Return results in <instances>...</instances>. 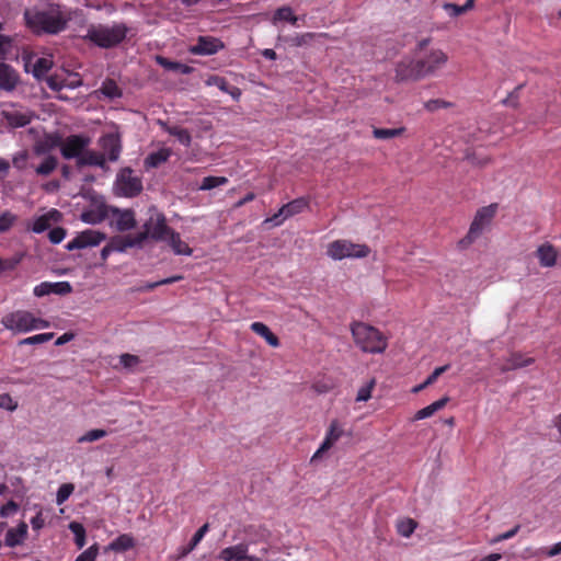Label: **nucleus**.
I'll return each instance as SVG.
<instances>
[{
	"mask_svg": "<svg viewBox=\"0 0 561 561\" xmlns=\"http://www.w3.org/2000/svg\"><path fill=\"white\" fill-rule=\"evenodd\" d=\"M209 529V525L208 524H204L196 533L195 535L193 536L187 549H185V551L183 552V554H186L188 552H191L201 541L202 539L204 538V536L206 535V533L208 531Z\"/></svg>",
	"mask_w": 561,
	"mask_h": 561,
	"instance_id": "nucleus-52",
	"label": "nucleus"
},
{
	"mask_svg": "<svg viewBox=\"0 0 561 561\" xmlns=\"http://www.w3.org/2000/svg\"><path fill=\"white\" fill-rule=\"evenodd\" d=\"M308 208V201L304 197L296 198L285 205L271 218H266L264 224H273L274 226H280L286 219L302 213Z\"/></svg>",
	"mask_w": 561,
	"mask_h": 561,
	"instance_id": "nucleus-10",
	"label": "nucleus"
},
{
	"mask_svg": "<svg viewBox=\"0 0 561 561\" xmlns=\"http://www.w3.org/2000/svg\"><path fill=\"white\" fill-rule=\"evenodd\" d=\"M61 137L57 134H47L38 139L32 150L35 156H49L48 153L57 147H60Z\"/></svg>",
	"mask_w": 561,
	"mask_h": 561,
	"instance_id": "nucleus-19",
	"label": "nucleus"
},
{
	"mask_svg": "<svg viewBox=\"0 0 561 561\" xmlns=\"http://www.w3.org/2000/svg\"><path fill=\"white\" fill-rule=\"evenodd\" d=\"M16 219H18V217L9 210L2 213L0 215V231H1V233L10 230V228L14 225Z\"/></svg>",
	"mask_w": 561,
	"mask_h": 561,
	"instance_id": "nucleus-51",
	"label": "nucleus"
},
{
	"mask_svg": "<svg viewBox=\"0 0 561 561\" xmlns=\"http://www.w3.org/2000/svg\"><path fill=\"white\" fill-rule=\"evenodd\" d=\"M1 115L5 123L13 128L24 127L30 124L33 118L31 111L15 105L3 108Z\"/></svg>",
	"mask_w": 561,
	"mask_h": 561,
	"instance_id": "nucleus-13",
	"label": "nucleus"
},
{
	"mask_svg": "<svg viewBox=\"0 0 561 561\" xmlns=\"http://www.w3.org/2000/svg\"><path fill=\"white\" fill-rule=\"evenodd\" d=\"M370 249L366 244L353 243L350 240L340 239L328 244L327 254L334 261L344 259H362L368 256Z\"/></svg>",
	"mask_w": 561,
	"mask_h": 561,
	"instance_id": "nucleus-6",
	"label": "nucleus"
},
{
	"mask_svg": "<svg viewBox=\"0 0 561 561\" xmlns=\"http://www.w3.org/2000/svg\"><path fill=\"white\" fill-rule=\"evenodd\" d=\"M274 22L276 21H286L295 25L297 23L298 18L294 14L291 8L282 7L276 10L274 14Z\"/></svg>",
	"mask_w": 561,
	"mask_h": 561,
	"instance_id": "nucleus-44",
	"label": "nucleus"
},
{
	"mask_svg": "<svg viewBox=\"0 0 561 561\" xmlns=\"http://www.w3.org/2000/svg\"><path fill=\"white\" fill-rule=\"evenodd\" d=\"M172 151L169 148H161L151 152L145 159V167L147 169L157 168L164 163L171 156Z\"/></svg>",
	"mask_w": 561,
	"mask_h": 561,
	"instance_id": "nucleus-33",
	"label": "nucleus"
},
{
	"mask_svg": "<svg viewBox=\"0 0 561 561\" xmlns=\"http://www.w3.org/2000/svg\"><path fill=\"white\" fill-rule=\"evenodd\" d=\"M251 330L263 337L268 345L272 347H278L279 346V340L278 337L270 330V328L262 323V322H253L251 324Z\"/></svg>",
	"mask_w": 561,
	"mask_h": 561,
	"instance_id": "nucleus-31",
	"label": "nucleus"
},
{
	"mask_svg": "<svg viewBox=\"0 0 561 561\" xmlns=\"http://www.w3.org/2000/svg\"><path fill=\"white\" fill-rule=\"evenodd\" d=\"M426 41L420 42L414 59L403 60L397 66V77L401 80L421 79L434 76L444 68L448 56L439 48L424 49Z\"/></svg>",
	"mask_w": 561,
	"mask_h": 561,
	"instance_id": "nucleus-2",
	"label": "nucleus"
},
{
	"mask_svg": "<svg viewBox=\"0 0 561 561\" xmlns=\"http://www.w3.org/2000/svg\"><path fill=\"white\" fill-rule=\"evenodd\" d=\"M136 546V540L130 534H122L106 547V551L125 552Z\"/></svg>",
	"mask_w": 561,
	"mask_h": 561,
	"instance_id": "nucleus-27",
	"label": "nucleus"
},
{
	"mask_svg": "<svg viewBox=\"0 0 561 561\" xmlns=\"http://www.w3.org/2000/svg\"><path fill=\"white\" fill-rule=\"evenodd\" d=\"M183 277L181 275H178V276H172V277H169V278H164V279H161L159 282H156V283H148L145 285V289H153L160 285H167V284H172V283H175L178 280H181Z\"/></svg>",
	"mask_w": 561,
	"mask_h": 561,
	"instance_id": "nucleus-62",
	"label": "nucleus"
},
{
	"mask_svg": "<svg viewBox=\"0 0 561 561\" xmlns=\"http://www.w3.org/2000/svg\"><path fill=\"white\" fill-rule=\"evenodd\" d=\"M0 408L13 412L18 409V402L9 393L0 394Z\"/></svg>",
	"mask_w": 561,
	"mask_h": 561,
	"instance_id": "nucleus-54",
	"label": "nucleus"
},
{
	"mask_svg": "<svg viewBox=\"0 0 561 561\" xmlns=\"http://www.w3.org/2000/svg\"><path fill=\"white\" fill-rule=\"evenodd\" d=\"M106 435H107V432L105 430L94 428V430L88 431L85 434L80 436L77 442L80 444L92 443V442H95V440H99V439L105 437Z\"/></svg>",
	"mask_w": 561,
	"mask_h": 561,
	"instance_id": "nucleus-48",
	"label": "nucleus"
},
{
	"mask_svg": "<svg viewBox=\"0 0 561 561\" xmlns=\"http://www.w3.org/2000/svg\"><path fill=\"white\" fill-rule=\"evenodd\" d=\"M76 162L79 168L89 165L99 167L103 170L107 169L106 158L104 157V153L89 150L88 148L84 149L82 156L79 158V161Z\"/></svg>",
	"mask_w": 561,
	"mask_h": 561,
	"instance_id": "nucleus-21",
	"label": "nucleus"
},
{
	"mask_svg": "<svg viewBox=\"0 0 561 561\" xmlns=\"http://www.w3.org/2000/svg\"><path fill=\"white\" fill-rule=\"evenodd\" d=\"M351 331L356 346L365 353L379 354L387 348V337L375 327L354 322Z\"/></svg>",
	"mask_w": 561,
	"mask_h": 561,
	"instance_id": "nucleus-3",
	"label": "nucleus"
},
{
	"mask_svg": "<svg viewBox=\"0 0 561 561\" xmlns=\"http://www.w3.org/2000/svg\"><path fill=\"white\" fill-rule=\"evenodd\" d=\"M376 386V380L373 378L368 382H366L364 386H362L356 396L357 402H366L371 398V392Z\"/></svg>",
	"mask_w": 561,
	"mask_h": 561,
	"instance_id": "nucleus-46",
	"label": "nucleus"
},
{
	"mask_svg": "<svg viewBox=\"0 0 561 561\" xmlns=\"http://www.w3.org/2000/svg\"><path fill=\"white\" fill-rule=\"evenodd\" d=\"M27 536V525L24 522H21L16 528H10L5 534V545L8 547H16L25 540Z\"/></svg>",
	"mask_w": 561,
	"mask_h": 561,
	"instance_id": "nucleus-25",
	"label": "nucleus"
},
{
	"mask_svg": "<svg viewBox=\"0 0 561 561\" xmlns=\"http://www.w3.org/2000/svg\"><path fill=\"white\" fill-rule=\"evenodd\" d=\"M344 431L337 420H333L330 423L329 430L325 437L318 448V450L311 457V461L319 459L325 451H328L343 435Z\"/></svg>",
	"mask_w": 561,
	"mask_h": 561,
	"instance_id": "nucleus-15",
	"label": "nucleus"
},
{
	"mask_svg": "<svg viewBox=\"0 0 561 561\" xmlns=\"http://www.w3.org/2000/svg\"><path fill=\"white\" fill-rule=\"evenodd\" d=\"M66 237V230L64 228H54L49 231L48 238L49 241L54 244L60 243Z\"/></svg>",
	"mask_w": 561,
	"mask_h": 561,
	"instance_id": "nucleus-57",
	"label": "nucleus"
},
{
	"mask_svg": "<svg viewBox=\"0 0 561 561\" xmlns=\"http://www.w3.org/2000/svg\"><path fill=\"white\" fill-rule=\"evenodd\" d=\"M20 257H13L9 260H2L0 257V274L9 271H13L16 265L20 263Z\"/></svg>",
	"mask_w": 561,
	"mask_h": 561,
	"instance_id": "nucleus-58",
	"label": "nucleus"
},
{
	"mask_svg": "<svg viewBox=\"0 0 561 561\" xmlns=\"http://www.w3.org/2000/svg\"><path fill=\"white\" fill-rule=\"evenodd\" d=\"M165 130L176 137V139L185 147H190L191 145V141H192V137H191V134L188 133L187 129H184V128H181V127H178V126H172V127H165Z\"/></svg>",
	"mask_w": 561,
	"mask_h": 561,
	"instance_id": "nucleus-41",
	"label": "nucleus"
},
{
	"mask_svg": "<svg viewBox=\"0 0 561 561\" xmlns=\"http://www.w3.org/2000/svg\"><path fill=\"white\" fill-rule=\"evenodd\" d=\"M100 92L111 100L119 98L122 95L121 89L113 80L104 81L100 89Z\"/></svg>",
	"mask_w": 561,
	"mask_h": 561,
	"instance_id": "nucleus-43",
	"label": "nucleus"
},
{
	"mask_svg": "<svg viewBox=\"0 0 561 561\" xmlns=\"http://www.w3.org/2000/svg\"><path fill=\"white\" fill-rule=\"evenodd\" d=\"M1 324L13 333H27L34 330L49 328L50 323L44 319L35 317L27 310H15L4 314Z\"/></svg>",
	"mask_w": 561,
	"mask_h": 561,
	"instance_id": "nucleus-5",
	"label": "nucleus"
},
{
	"mask_svg": "<svg viewBox=\"0 0 561 561\" xmlns=\"http://www.w3.org/2000/svg\"><path fill=\"white\" fill-rule=\"evenodd\" d=\"M107 216L106 206L104 204L96 205L90 209L81 213L80 219L84 224L98 225L102 222Z\"/></svg>",
	"mask_w": 561,
	"mask_h": 561,
	"instance_id": "nucleus-22",
	"label": "nucleus"
},
{
	"mask_svg": "<svg viewBox=\"0 0 561 561\" xmlns=\"http://www.w3.org/2000/svg\"><path fill=\"white\" fill-rule=\"evenodd\" d=\"M449 105L448 102L440 100V99H434L425 102L424 107L430 111L434 112L442 107H447Z\"/></svg>",
	"mask_w": 561,
	"mask_h": 561,
	"instance_id": "nucleus-60",
	"label": "nucleus"
},
{
	"mask_svg": "<svg viewBox=\"0 0 561 561\" xmlns=\"http://www.w3.org/2000/svg\"><path fill=\"white\" fill-rule=\"evenodd\" d=\"M448 368H449V365H444V366L435 368L434 371L424 380L423 383H420L412 389V392L417 393V392L422 391L423 389H425L426 387L433 385L437 380V378L443 373H445Z\"/></svg>",
	"mask_w": 561,
	"mask_h": 561,
	"instance_id": "nucleus-40",
	"label": "nucleus"
},
{
	"mask_svg": "<svg viewBox=\"0 0 561 561\" xmlns=\"http://www.w3.org/2000/svg\"><path fill=\"white\" fill-rule=\"evenodd\" d=\"M58 165L57 158L54 156H46L41 164L37 167L33 165V169L37 175L47 176L51 174Z\"/></svg>",
	"mask_w": 561,
	"mask_h": 561,
	"instance_id": "nucleus-34",
	"label": "nucleus"
},
{
	"mask_svg": "<svg viewBox=\"0 0 561 561\" xmlns=\"http://www.w3.org/2000/svg\"><path fill=\"white\" fill-rule=\"evenodd\" d=\"M128 33L124 23L92 24L88 27L85 38L101 48H111L121 44Z\"/></svg>",
	"mask_w": 561,
	"mask_h": 561,
	"instance_id": "nucleus-4",
	"label": "nucleus"
},
{
	"mask_svg": "<svg viewBox=\"0 0 561 561\" xmlns=\"http://www.w3.org/2000/svg\"><path fill=\"white\" fill-rule=\"evenodd\" d=\"M60 219L61 213L55 208H51L45 214L34 218L32 230L35 233H42L47 230L53 222H58Z\"/></svg>",
	"mask_w": 561,
	"mask_h": 561,
	"instance_id": "nucleus-20",
	"label": "nucleus"
},
{
	"mask_svg": "<svg viewBox=\"0 0 561 561\" xmlns=\"http://www.w3.org/2000/svg\"><path fill=\"white\" fill-rule=\"evenodd\" d=\"M494 215L495 206L493 205L482 207L477 211L466 237L468 242H472L482 233L483 229L491 222Z\"/></svg>",
	"mask_w": 561,
	"mask_h": 561,
	"instance_id": "nucleus-11",
	"label": "nucleus"
},
{
	"mask_svg": "<svg viewBox=\"0 0 561 561\" xmlns=\"http://www.w3.org/2000/svg\"><path fill=\"white\" fill-rule=\"evenodd\" d=\"M54 337V333H39L33 336L25 337L20 341V345H35L50 341Z\"/></svg>",
	"mask_w": 561,
	"mask_h": 561,
	"instance_id": "nucleus-49",
	"label": "nucleus"
},
{
	"mask_svg": "<svg viewBox=\"0 0 561 561\" xmlns=\"http://www.w3.org/2000/svg\"><path fill=\"white\" fill-rule=\"evenodd\" d=\"M417 527V523L409 517L401 518L397 522L396 528L400 536L403 538H409L414 533Z\"/></svg>",
	"mask_w": 561,
	"mask_h": 561,
	"instance_id": "nucleus-37",
	"label": "nucleus"
},
{
	"mask_svg": "<svg viewBox=\"0 0 561 561\" xmlns=\"http://www.w3.org/2000/svg\"><path fill=\"white\" fill-rule=\"evenodd\" d=\"M48 84L54 90H60L64 87H69V88L79 87L81 84V80L80 79H73L70 83L66 84V83L57 81L55 78H49L48 79Z\"/></svg>",
	"mask_w": 561,
	"mask_h": 561,
	"instance_id": "nucleus-56",
	"label": "nucleus"
},
{
	"mask_svg": "<svg viewBox=\"0 0 561 561\" xmlns=\"http://www.w3.org/2000/svg\"><path fill=\"white\" fill-rule=\"evenodd\" d=\"M534 362L533 358L526 357L524 358L520 354H512L507 357L503 363L500 364L499 368L501 371L505 373L508 370H514L517 368H522L530 365Z\"/></svg>",
	"mask_w": 561,
	"mask_h": 561,
	"instance_id": "nucleus-30",
	"label": "nucleus"
},
{
	"mask_svg": "<svg viewBox=\"0 0 561 561\" xmlns=\"http://www.w3.org/2000/svg\"><path fill=\"white\" fill-rule=\"evenodd\" d=\"M111 245L116 252H124L128 248H140L142 247L141 236L136 233L121 237L112 240Z\"/></svg>",
	"mask_w": 561,
	"mask_h": 561,
	"instance_id": "nucleus-29",
	"label": "nucleus"
},
{
	"mask_svg": "<svg viewBox=\"0 0 561 561\" xmlns=\"http://www.w3.org/2000/svg\"><path fill=\"white\" fill-rule=\"evenodd\" d=\"M98 552V547L95 545L91 546L80 553L76 561H95Z\"/></svg>",
	"mask_w": 561,
	"mask_h": 561,
	"instance_id": "nucleus-55",
	"label": "nucleus"
},
{
	"mask_svg": "<svg viewBox=\"0 0 561 561\" xmlns=\"http://www.w3.org/2000/svg\"><path fill=\"white\" fill-rule=\"evenodd\" d=\"M171 230L172 228L168 226L165 216L154 207H151L149 209V217L144 224V230L137 232V234L141 236V243L144 244L147 239H152L154 241L167 240Z\"/></svg>",
	"mask_w": 561,
	"mask_h": 561,
	"instance_id": "nucleus-7",
	"label": "nucleus"
},
{
	"mask_svg": "<svg viewBox=\"0 0 561 561\" xmlns=\"http://www.w3.org/2000/svg\"><path fill=\"white\" fill-rule=\"evenodd\" d=\"M522 85L517 87L513 92H511L506 99L503 100V104L512 107L518 106V91Z\"/></svg>",
	"mask_w": 561,
	"mask_h": 561,
	"instance_id": "nucleus-64",
	"label": "nucleus"
},
{
	"mask_svg": "<svg viewBox=\"0 0 561 561\" xmlns=\"http://www.w3.org/2000/svg\"><path fill=\"white\" fill-rule=\"evenodd\" d=\"M90 145V139L81 135H72L65 140L60 139V152L65 159H76L82 156L83 151Z\"/></svg>",
	"mask_w": 561,
	"mask_h": 561,
	"instance_id": "nucleus-9",
	"label": "nucleus"
},
{
	"mask_svg": "<svg viewBox=\"0 0 561 561\" xmlns=\"http://www.w3.org/2000/svg\"><path fill=\"white\" fill-rule=\"evenodd\" d=\"M405 131L404 127L398 128H373V136L379 140H388L403 135Z\"/></svg>",
	"mask_w": 561,
	"mask_h": 561,
	"instance_id": "nucleus-36",
	"label": "nucleus"
},
{
	"mask_svg": "<svg viewBox=\"0 0 561 561\" xmlns=\"http://www.w3.org/2000/svg\"><path fill=\"white\" fill-rule=\"evenodd\" d=\"M165 241L176 255L190 256L193 253V250L188 247V244L181 239L180 233L173 229L171 230V233L168 234Z\"/></svg>",
	"mask_w": 561,
	"mask_h": 561,
	"instance_id": "nucleus-26",
	"label": "nucleus"
},
{
	"mask_svg": "<svg viewBox=\"0 0 561 561\" xmlns=\"http://www.w3.org/2000/svg\"><path fill=\"white\" fill-rule=\"evenodd\" d=\"M157 62L167 70L179 71L184 75L190 73L193 70L192 67H190L187 65L176 62V61H171L161 56L157 57Z\"/></svg>",
	"mask_w": 561,
	"mask_h": 561,
	"instance_id": "nucleus-39",
	"label": "nucleus"
},
{
	"mask_svg": "<svg viewBox=\"0 0 561 561\" xmlns=\"http://www.w3.org/2000/svg\"><path fill=\"white\" fill-rule=\"evenodd\" d=\"M248 551V545L238 543L222 549L218 554V559L221 561H262L259 557L250 556Z\"/></svg>",
	"mask_w": 561,
	"mask_h": 561,
	"instance_id": "nucleus-14",
	"label": "nucleus"
},
{
	"mask_svg": "<svg viewBox=\"0 0 561 561\" xmlns=\"http://www.w3.org/2000/svg\"><path fill=\"white\" fill-rule=\"evenodd\" d=\"M317 36L314 33H305L301 35H297L293 38V43L295 46H304L309 45L311 41Z\"/></svg>",
	"mask_w": 561,
	"mask_h": 561,
	"instance_id": "nucleus-59",
	"label": "nucleus"
},
{
	"mask_svg": "<svg viewBox=\"0 0 561 561\" xmlns=\"http://www.w3.org/2000/svg\"><path fill=\"white\" fill-rule=\"evenodd\" d=\"M73 490H75V486L71 483L61 484L56 494V503L58 505H61L62 503H65L69 499V496L72 494Z\"/></svg>",
	"mask_w": 561,
	"mask_h": 561,
	"instance_id": "nucleus-50",
	"label": "nucleus"
},
{
	"mask_svg": "<svg viewBox=\"0 0 561 561\" xmlns=\"http://www.w3.org/2000/svg\"><path fill=\"white\" fill-rule=\"evenodd\" d=\"M142 191V182L131 169H122L114 183V192L117 196L134 197Z\"/></svg>",
	"mask_w": 561,
	"mask_h": 561,
	"instance_id": "nucleus-8",
	"label": "nucleus"
},
{
	"mask_svg": "<svg viewBox=\"0 0 561 561\" xmlns=\"http://www.w3.org/2000/svg\"><path fill=\"white\" fill-rule=\"evenodd\" d=\"M227 183H228V179L226 176H206L202 180L199 190L210 191L215 187L225 185Z\"/></svg>",
	"mask_w": 561,
	"mask_h": 561,
	"instance_id": "nucleus-42",
	"label": "nucleus"
},
{
	"mask_svg": "<svg viewBox=\"0 0 561 561\" xmlns=\"http://www.w3.org/2000/svg\"><path fill=\"white\" fill-rule=\"evenodd\" d=\"M473 1L474 0H467L463 5L447 3L445 4V10L450 16L455 18L470 10L473 7Z\"/></svg>",
	"mask_w": 561,
	"mask_h": 561,
	"instance_id": "nucleus-47",
	"label": "nucleus"
},
{
	"mask_svg": "<svg viewBox=\"0 0 561 561\" xmlns=\"http://www.w3.org/2000/svg\"><path fill=\"white\" fill-rule=\"evenodd\" d=\"M224 48V44L220 39L210 36L198 37L197 44L190 48V51L194 55H213Z\"/></svg>",
	"mask_w": 561,
	"mask_h": 561,
	"instance_id": "nucleus-18",
	"label": "nucleus"
},
{
	"mask_svg": "<svg viewBox=\"0 0 561 561\" xmlns=\"http://www.w3.org/2000/svg\"><path fill=\"white\" fill-rule=\"evenodd\" d=\"M205 84L208 85V87H217L218 89H220L222 92L225 91H228V82L226 81L225 78H221L219 76H210L206 79L205 81Z\"/></svg>",
	"mask_w": 561,
	"mask_h": 561,
	"instance_id": "nucleus-53",
	"label": "nucleus"
},
{
	"mask_svg": "<svg viewBox=\"0 0 561 561\" xmlns=\"http://www.w3.org/2000/svg\"><path fill=\"white\" fill-rule=\"evenodd\" d=\"M72 291V286L69 282H43L36 285L33 289V294L36 297H44L50 294L67 295Z\"/></svg>",
	"mask_w": 561,
	"mask_h": 561,
	"instance_id": "nucleus-17",
	"label": "nucleus"
},
{
	"mask_svg": "<svg viewBox=\"0 0 561 561\" xmlns=\"http://www.w3.org/2000/svg\"><path fill=\"white\" fill-rule=\"evenodd\" d=\"M103 240H105V234L98 231L88 229L80 233H78L71 241H69L66 245L68 251L84 249L89 247H96Z\"/></svg>",
	"mask_w": 561,
	"mask_h": 561,
	"instance_id": "nucleus-12",
	"label": "nucleus"
},
{
	"mask_svg": "<svg viewBox=\"0 0 561 561\" xmlns=\"http://www.w3.org/2000/svg\"><path fill=\"white\" fill-rule=\"evenodd\" d=\"M31 154L26 150H21L12 157V164L19 171H26L33 168V163L30 162Z\"/></svg>",
	"mask_w": 561,
	"mask_h": 561,
	"instance_id": "nucleus-38",
	"label": "nucleus"
},
{
	"mask_svg": "<svg viewBox=\"0 0 561 561\" xmlns=\"http://www.w3.org/2000/svg\"><path fill=\"white\" fill-rule=\"evenodd\" d=\"M19 82V76L12 67L0 64V89L12 91Z\"/></svg>",
	"mask_w": 561,
	"mask_h": 561,
	"instance_id": "nucleus-23",
	"label": "nucleus"
},
{
	"mask_svg": "<svg viewBox=\"0 0 561 561\" xmlns=\"http://www.w3.org/2000/svg\"><path fill=\"white\" fill-rule=\"evenodd\" d=\"M32 67H33L32 68V73L36 78H42L53 67V60H51V58L49 56H47V57H38L33 62Z\"/></svg>",
	"mask_w": 561,
	"mask_h": 561,
	"instance_id": "nucleus-35",
	"label": "nucleus"
},
{
	"mask_svg": "<svg viewBox=\"0 0 561 561\" xmlns=\"http://www.w3.org/2000/svg\"><path fill=\"white\" fill-rule=\"evenodd\" d=\"M70 531L75 535V541L78 548H82L85 545V529L84 527L77 522H71L69 524Z\"/></svg>",
	"mask_w": 561,
	"mask_h": 561,
	"instance_id": "nucleus-45",
	"label": "nucleus"
},
{
	"mask_svg": "<svg viewBox=\"0 0 561 561\" xmlns=\"http://www.w3.org/2000/svg\"><path fill=\"white\" fill-rule=\"evenodd\" d=\"M115 216V226L118 231H127L133 229L136 226L135 214L130 209L119 210L116 209L114 211Z\"/></svg>",
	"mask_w": 561,
	"mask_h": 561,
	"instance_id": "nucleus-24",
	"label": "nucleus"
},
{
	"mask_svg": "<svg viewBox=\"0 0 561 561\" xmlns=\"http://www.w3.org/2000/svg\"><path fill=\"white\" fill-rule=\"evenodd\" d=\"M520 526L519 525H516L515 527H513L512 529L503 533V534H500L499 536H496L495 538H493L491 540L492 543H497V542H501V541H504V540H507V539H511L513 538L519 530Z\"/></svg>",
	"mask_w": 561,
	"mask_h": 561,
	"instance_id": "nucleus-61",
	"label": "nucleus"
},
{
	"mask_svg": "<svg viewBox=\"0 0 561 561\" xmlns=\"http://www.w3.org/2000/svg\"><path fill=\"white\" fill-rule=\"evenodd\" d=\"M70 20V13L57 3L47 2L25 9L26 27L34 34H58Z\"/></svg>",
	"mask_w": 561,
	"mask_h": 561,
	"instance_id": "nucleus-1",
	"label": "nucleus"
},
{
	"mask_svg": "<svg viewBox=\"0 0 561 561\" xmlns=\"http://www.w3.org/2000/svg\"><path fill=\"white\" fill-rule=\"evenodd\" d=\"M448 401H449V398L448 397H444V398H442V399L431 403L430 405L419 410L414 414L413 420L414 421H420V420H424V419L431 417L437 411L442 410L447 404Z\"/></svg>",
	"mask_w": 561,
	"mask_h": 561,
	"instance_id": "nucleus-32",
	"label": "nucleus"
},
{
	"mask_svg": "<svg viewBox=\"0 0 561 561\" xmlns=\"http://www.w3.org/2000/svg\"><path fill=\"white\" fill-rule=\"evenodd\" d=\"M119 363L126 368H131L139 363V358L136 355L123 354L119 357Z\"/></svg>",
	"mask_w": 561,
	"mask_h": 561,
	"instance_id": "nucleus-63",
	"label": "nucleus"
},
{
	"mask_svg": "<svg viewBox=\"0 0 561 561\" xmlns=\"http://www.w3.org/2000/svg\"><path fill=\"white\" fill-rule=\"evenodd\" d=\"M100 147L102 148V152L107 160L115 162L118 160L122 146L119 137L115 134H107L100 138Z\"/></svg>",
	"mask_w": 561,
	"mask_h": 561,
	"instance_id": "nucleus-16",
	"label": "nucleus"
},
{
	"mask_svg": "<svg viewBox=\"0 0 561 561\" xmlns=\"http://www.w3.org/2000/svg\"><path fill=\"white\" fill-rule=\"evenodd\" d=\"M538 261L543 267H551L557 261V250L549 243H543L536 251Z\"/></svg>",
	"mask_w": 561,
	"mask_h": 561,
	"instance_id": "nucleus-28",
	"label": "nucleus"
}]
</instances>
